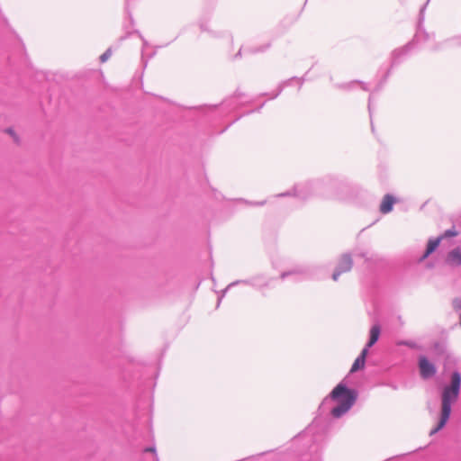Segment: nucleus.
Wrapping results in <instances>:
<instances>
[{
	"label": "nucleus",
	"instance_id": "obj_1",
	"mask_svg": "<svg viewBox=\"0 0 461 461\" xmlns=\"http://www.w3.org/2000/svg\"><path fill=\"white\" fill-rule=\"evenodd\" d=\"M461 387V375L457 372H454L451 375L449 385L443 388L441 395V415L438 426L430 431V435L437 433L447 423L451 413V405L455 403L459 395Z\"/></svg>",
	"mask_w": 461,
	"mask_h": 461
},
{
	"label": "nucleus",
	"instance_id": "obj_3",
	"mask_svg": "<svg viewBox=\"0 0 461 461\" xmlns=\"http://www.w3.org/2000/svg\"><path fill=\"white\" fill-rule=\"evenodd\" d=\"M420 375L423 378H429L436 373V368L425 357H420L419 361Z\"/></svg>",
	"mask_w": 461,
	"mask_h": 461
},
{
	"label": "nucleus",
	"instance_id": "obj_10",
	"mask_svg": "<svg viewBox=\"0 0 461 461\" xmlns=\"http://www.w3.org/2000/svg\"><path fill=\"white\" fill-rule=\"evenodd\" d=\"M458 235V232L457 230L455 229V228H452L450 230H446L443 235H441L440 237H443V239L445 238H452V237H456Z\"/></svg>",
	"mask_w": 461,
	"mask_h": 461
},
{
	"label": "nucleus",
	"instance_id": "obj_5",
	"mask_svg": "<svg viewBox=\"0 0 461 461\" xmlns=\"http://www.w3.org/2000/svg\"><path fill=\"white\" fill-rule=\"evenodd\" d=\"M446 262L452 267L461 266V249L456 248L449 251L447 255Z\"/></svg>",
	"mask_w": 461,
	"mask_h": 461
},
{
	"label": "nucleus",
	"instance_id": "obj_13",
	"mask_svg": "<svg viewBox=\"0 0 461 461\" xmlns=\"http://www.w3.org/2000/svg\"><path fill=\"white\" fill-rule=\"evenodd\" d=\"M5 132H6L7 134H9L10 136H12V137H13V139H14L15 141H18V136H17V134L14 132V131L13 129L8 128V129H6V130H5Z\"/></svg>",
	"mask_w": 461,
	"mask_h": 461
},
{
	"label": "nucleus",
	"instance_id": "obj_7",
	"mask_svg": "<svg viewBox=\"0 0 461 461\" xmlns=\"http://www.w3.org/2000/svg\"><path fill=\"white\" fill-rule=\"evenodd\" d=\"M395 203V199L391 194H385L380 204V212L384 214L390 212L393 210V206Z\"/></svg>",
	"mask_w": 461,
	"mask_h": 461
},
{
	"label": "nucleus",
	"instance_id": "obj_2",
	"mask_svg": "<svg viewBox=\"0 0 461 461\" xmlns=\"http://www.w3.org/2000/svg\"><path fill=\"white\" fill-rule=\"evenodd\" d=\"M330 397L338 403L331 410V414L335 418H339L353 406L357 400V393L355 390L348 389L342 384H339L330 393Z\"/></svg>",
	"mask_w": 461,
	"mask_h": 461
},
{
	"label": "nucleus",
	"instance_id": "obj_9",
	"mask_svg": "<svg viewBox=\"0 0 461 461\" xmlns=\"http://www.w3.org/2000/svg\"><path fill=\"white\" fill-rule=\"evenodd\" d=\"M380 331L381 330L379 325L372 326L370 329V339L366 348L368 349V348H371L375 343H376L380 336Z\"/></svg>",
	"mask_w": 461,
	"mask_h": 461
},
{
	"label": "nucleus",
	"instance_id": "obj_8",
	"mask_svg": "<svg viewBox=\"0 0 461 461\" xmlns=\"http://www.w3.org/2000/svg\"><path fill=\"white\" fill-rule=\"evenodd\" d=\"M443 240V237H438L435 240H429L427 245L426 251L424 255L421 257L420 261L427 258L432 252H434L437 248L439 246L440 241Z\"/></svg>",
	"mask_w": 461,
	"mask_h": 461
},
{
	"label": "nucleus",
	"instance_id": "obj_11",
	"mask_svg": "<svg viewBox=\"0 0 461 461\" xmlns=\"http://www.w3.org/2000/svg\"><path fill=\"white\" fill-rule=\"evenodd\" d=\"M112 56V50L108 49L104 53L100 56L101 62H106Z\"/></svg>",
	"mask_w": 461,
	"mask_h": 461
},
{
	"label": "nucleus",
	"instance_id": "obj_12",
	"mask_svg": "<svg viewBox=\"0 0 461 461\" xmlns=\"http://www.w3.org/2000/svg\"><path fill=\"white\" fill-rule=\"evenodd\" d=\"M452 305L455 310H461V298H455L452 302Z\"/></svg>",
	"mask_w": 461,
	"mask_h": 461
},
{
	"label": "nucleus",
	"instance_id": "obj_6",
	"mask_svg": "<svg viewBox=\"0 0 461 461\" xmlns=\"http://www.w3.org/2000/svg\"><path fill=\"white\" fill-rule=\"evenodd\" d=\"M367 354H368V349L364 348L362 350L360 356L358 357H357V359L354 361V363L351 366V369H350V373H355L358 370H362L365 367L366 357Z\"/></svg>",
	"mask_w": 461,
	"mask_h": 461
},
{
	"label": "nucleus",
	"instance_id": "obj_4",
	"mask_svg": "<svg viewBox=\"0 0 461 461\" xmlns=\"http://www.w3.org/2000/svg\"><path fill=\"white\" fill-rule=\"evenodd\" d=\"M352 267V259L348 256H343L339 262L338 267L333 273L332 278L337 281L339 276L346 272L350 271Z\"/></svg>",
	"mask_w": 461,
	"mask_h": 461
},
{
	"label": "nucleus",
	"instance_id": "obj_14",
	"mask_svg": "<svg viewBox=\"0 0 461 461\" xmlns=\"http://www.w3.org/2000/svg\"><path fill=\"white\" fill-rule=\"evenodd\" d=\"M146 451H149V452H155V449L152 448V447H149V448H147Z\"/></svg>",
	"mask_w": 461,
	"mask_h": 461
}]
</instances>
